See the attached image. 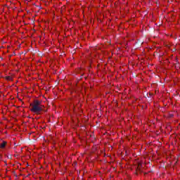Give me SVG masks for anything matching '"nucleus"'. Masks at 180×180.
Returning a JSON list of instances; mask_svg holds the SVG:
<instances>
[{
  "instance_id": "f257e3e1",
  "label": "nucleus",
  "mask_w": 180,
  "mask_h": 180,
  "mask_svg": "<svg viewBox=\"0 0 180 180\" xmlns=\"http://www.w3.org/2000/svg\"><path fill=\"white\" fill-rule=\"evenodd\" d=\"M31 112L40 115L43 112V108L41 107V103L38 100L34 101V104L32 105Z\"/></svg>"
},
{
  "instance_id": "f03ea898",
  "label": "nucleus",
  "mask_w": 180,
  "mask_h": 180,
  "mask_svg": "<svg viewBox=\"0 0 180 180\" xmlns=\"http://www.w3.org/2000/svg\"><path fill=\"white\" fill-rule=\"evenodd\" d=\"M7 143L6 141H3L1 144H0V148H4V147H6Z\"/></svg>"
},
{
  "instance_id": "7ed1b4c3",
  "label": "nucleus",
  "mask_w": 180,
  "mask_h": 180,
  "mask_svg": "<svg viewBox=\"0 0 180 180\" xmlns=\"http://www.w3.org/2000/svg\"><path fill=\"white\" fill-rule=\"evenodd\" d=\"M6 79H7V81H12V77L7 76V77H6Z\"/></svg>"
},
{
  "instance_id": "20e7f679",
  "label": "nucleus",
  "mask_w": 180,
  "mask_h": 180,
  "mask_svg": "<svg viewBox=\"0 0 180 180\" xmlns=\"http://www.w3.org/2000/svg\"><path fill=\"white\" fill-rule=\"evenodd\" d=\"M140 165H141V164H139V167H140Z\"/></svg>"
}]
</instances>
